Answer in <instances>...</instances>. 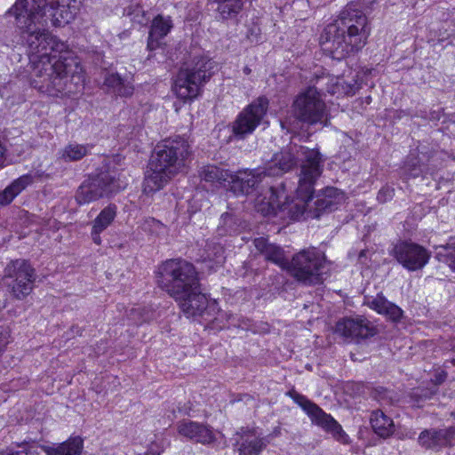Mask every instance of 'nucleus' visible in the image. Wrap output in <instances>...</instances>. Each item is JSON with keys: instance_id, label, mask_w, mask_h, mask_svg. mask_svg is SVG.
Masks as SVG:
<instances>
[{"instance_id": "58836bf2", "label": "nucleus", "mask_w": 455, "mask_h": 455, "mask_svg": "<svg viewBox=\"0 0 455 455\" xmlns=\"http://www.w3.org/2000/svg\"><path fill=\"white\" fill-rule=\"evenodd\" d=\"M440 439L442 442V446H446L448 445V443H447V438H446V435H440Z\"/></svg>"}, {"instance_id": "4468645a", "label": "nucleus", "mask_w": 455, "mask_h": 455, "mask_svg": "<svg viewBox=\"0 0 455 455\" xmlns=\"http://www.w3.org/2000/svg\"><path fill=\"white\" fill-rule=\"evenodd\" d=\"M391 253L398 263L409 271L423 268L431 257L430 251L425 247L408 241H400L395 243Z\"/></svg>"}, {"instance_id": "c85d7f7f", "label": "nucleus", "mask_w": 455, "mask_h": 455, "mask_svg": "<svg viewBox=\"0 0 455 455\" xmlns=\"http://www.w3.org/2000/svg\"><path fill=\"white\" fill-rule=\"evenodd\" d=\"M345 201V195L340 190L334 188H328L325 190L323 204L331 211L334 209L333 204H338Z\"/></svg>"}, {"instance_id": "f8f14e48", "label": "nucleus", "mask_w": 455, "mask_h": 455, "mask_svg": "<svg viewBox=\"0 0 455 455\" xmlns=\"http://www.w3.org/2000/svg\"><path fill=\"white\" fill-rule=\"evenodd\" d=\"M200 177L205 181L222 184L237 196L250 195L251 193L248 170L231 173L215 165H207L201 170Z\"/></svg>"}, {"instance_id": "5701e85b", "label": "nucleus", "mask_w": 455, "mask_h": 455, "mask_svg": "<svg viewBox=\"0 0 455 455\" xmlns=\"http://www.w3.org/2000/svg\"><path fill=\"white\" fill-rule=\"evenodd\" d=\"M237 443L239 455H259L267 445L263 438L258 437L252 432H247Z\"/></svg>"}, {"instance_id": "423d86ee", "label": "nucleus", "mask_w": 455, "mask_h": 455, "mask_svg": "<svg viewBox=\"0 0 455 455\" xmlns=\"http://www.w3.org/2000/svg\"><path fill=\"white\" fill-rule=\"evenodd\" d=\"M254 245L267 260L286 269L298 281L306 284L322 282V275L326 269V260L324 256L315 249L303 250L288 261L283 251L279 246L268 243L264 237L256 238Z\"/></svg>"}, {"instance_id": "bb28decb", "label": "nucleus", "mask_w": 455, "mask_h": 455, "mask_svg": "<svg viewBox=\"0 0 455 455\" xmlns=\"http://www.w3.org/2000/svg\"><path fill=\"white\" fill-rule=\"evenodd\" d=\"M218 12L222 19L235 17L243 6L244 0H217Z\"/></svg>"}, {"instance_id": "f257e3e1", "label": "nucleus", "mask_w": 455, "mask_h": 455, "mask_svg": "<svg viewBox=\"0 0 455 455\" xmlns=\"http://www.w3.org/2000/svg\"><path fill=\"white\" fill-rule=\"evenodd\" d=\"M62 0H17L6 15L15 25L29 49L32 85L41 92L58 97L70 93L68 78L77 87L84 83L83 68L68 44L52 36L46 27L69 23L74 14Z\"/></svg>"}, {"instance_id": "393cba45", "label": "nucleus", "mask_w": 455, "mask_h": 455, "mask_svg": "<svg viewBox=\"0 0 455 455\" xmlns=\"http://www.w3.org/2000/svg\"><path fill=\"white\" fill-rule=\"evenodd\" d=\"M89 145L68 143L58 152V158L65 162L78 161L90 152Z\"/></svg>"}, {"instance_id": "cd10ccee", "label": "nucleus", "mask_w": 455, "mask_h": 455, "mask_svg": "<svg viewBox=\"0 0 455 455\" xmlns=\"http://www.w3.org/2000/svg\"><path fill=\"white\" fill-rule=\"evenodd\" d=\"M441 248L443 251L437 253V257L455 271V238L451 239L446 245L441 246Z\"/></svg>"}, {"instance_id": "9b49d317", "label": "nucleus", "mask_w": 455, "mask_h": 455, "mask_svg": "<svg viewBox=\"0 0 455 455\" xmlns=\"http://www.w3.org/2000/svg\"><path fill=\"white\" fill-rule=\"evenodd\" d=\"M34 281V268L24 259L12 261L4 269V284L19 299H24L32 291Z\"/></svg>"}, {"instance_id": "f03ea898", "label": "nucleus", "mask_w": 455, "mask_h": 455, "mask_svg": "<svg viewBox=\"0 0 455 455\" xmlns=\"http://www.w3.org/2000/svg\"><path fill=\"white\" fill-rule=\"evenodd\" d=\"M323 159L316 149L290 145L273 155L263 167L249 171L255 209L264 216L299 220L314 195Z\"/></svg>"}, {"instance_id": "4be33fe9", "label": "nucleus", "mask_w": 455, "mask_h": 455, "mask_svg": "<svg viewBox=\"0 0 455 455\" xmlns=\"http://www.w3.org/2000/svg\"><path fill=\"white\" fill-rule=\"evenodd\" d=\"M84 440L80 436L70 437L67 441L44 448L46 455H81Z\"/></svg>"}, {"instance_id": "4c0bfd02", "label": "nucleus", "mask_w": 455, "mask_h": 455, "mask_svg": "<svg viewBox=\"0 0 455 455\" xmlns=\"http://www.w3.org/2000/svg\"><path fill=\"white\" fill-rule=\"evenodd\" d=\"M405 172H406V173H405L406 178L405 179H410L411 177H412V178L418 177L419 172H420V170L417 169V168H413L411 171H407L406 170Z\"/></svg>"}, {"instance_id": "a878e982", "label": "nucleus", "mask_w": 455, "mask_h": 455, "mask_svg": "<svg viewBox=\"0 0 455 455\" xmlns=\"http://www.w3.org/2000/svg\"><path fill=\"white\" fill-rule=\"evenodd\" d=\"M104 84L119 96L129 97L133 93V86L132 84L122 79L118 74H108L105 77Z\"/></svg>"}, {"instance_id": "c9c22d12", "label": "nucleus", "mask_w": 455, "mask_h": 455, "mask_svg": "<svg viewBox=\"0 0 455 455\" xmlns=\"http://www.w3.org/2000/svg\"><path fill=\"white\" fill-rule=\"evenodd\" d=\"M443 432L446 435L448 445H452L455 443V427H450L447 429H443Z\"/></svg>"}, {"instance_id": "1a4fd4ad", "label": "nucleus", "mask_w": 455, "mask_h": 455, "mask_svg": "<svg viewBox=\"0 0 455 455\" xmlns=\"http://www.w3.org/2000/svg\"><path fill=\"white\" fill-rule=\"evenodd\" d=\"M126 185L125 181L116 179L110 172L100 173L96 177H90L80 185L76 194V201L80 205L87 204L124 189Z\"/></svg>"}, {"instance_id": "ea45409f", "label": "nucleus", "mask_w": 455, "mask_h": 455, "mask_svg": "<svg viewBox=\"0 0 455 455\" xmlns=\"http://www.w3.org/2000/svg\"><path fill=\"white\" fill-rule=\"evenodd\" d=\"M445 377H446L445 374H440L436 379L437 383H442L444 380Z\"/></svg>"}, {"instance_id": "2f4dec72", "label": "nucleus", "mask_w": 455, "mask_h": 455, "mask_svg": "<svg viewBox=\"0 0 455 455\" xmlns=\"http://www.w3.org/2000/svg\"><path fill=\"white\" fill-rule=\"evenodd\" d=\"M433 435H434V430H425V431L421 432L419 436V443L426 448L433 449L434 444H431V442L434 441Z\"/></svg>"}, {"instance_id": "f3484780", "label": "nucleus", "mask_w": 455, "mask_h": 455, "mask_svg": "<svg viewBox=\"0 0 455 455\" xmlns=\"http://www.w3.org/2000/svg\"><path fill=\"white\" fill-rule=\"evenodd\" d=\"M357 73L353 70H348L347 74L342 76H326L318 81V84L326 85V91L331 95L343 97L347 95H353L360 89V83L357 79Z\"/></svg>"}, {"instance_id": "f704fd0d", "label": "nucleus", "mask_w": 455, "mask_h": 455, "mask_svg": "<svg viewBox=\"0 0 455 455\" xmlns=\"http://www.w3.org/2000/svg\"><path fill=\"white\" fill-rule=\"evenodd\" d=\"M445 435V433L443 432V429H440V430H434V435H433V442H431V444H434L433 446V449H437V448H440V447H443L442 446V442L441 439H440V435Z\"/></svg>"}, {"instance_id": "6ab92c4d", "label": "nucleus", "mask_w": 455, "mask_h": 455, "mask_svg": "<svg viewBox=\"0 0 455 455\" xmlns=\"http://www.w3.org/2000/svg\"><path fill=\"white\" fill-rule=\"evenodd\" d=\"M117 208L114 204L105 207L92 221L91 236L96 244L101 243L100 234L107 229L115 220Z\"/></svg>"}, {"instance_id": "39448f33", "label": "nucleus", "mask_w": 455, "mask_h": 455, "mask_svg": "<svg viewBox=\"0 0 455 455\" xmlns=\"http://www.w3.org/2000/svg\"><path fill=\"white\" fill-rule=\"evenodd\" d=\"M191 155L188 141L180 136L164 140L158 144L148 164L144 180V192L162 189L178 173L186 170Z\"/></svg>"}, {"instance_id": "c756f323", "label": "nucleus", "mask_w": 455, "mask_h": 455, "mask_svg": "<svg viewBox=\"0 0 455 455\" xmlns=\"http://www.w3.org/2000/svg\"><path fill=\"white\" fill-rule=\"evenodd\" d=\"M223 248L220 245H215L212 252H207V255L203 257L204 262H209L208 267L214 269L218 266L224 263Z\"/></svg>"}, {"instance_id": "473e14b6", "label": "nucleus", "mask_w": 455, "mask_h": 455, "mask_svg": "<svg viewBox=\"0 0 455 455\" xmlns=\"http://www.w3.org/2000/svg\"><path fill=\"white\" fill-rule=\"evenodd\" d=\"M395 195L394 188L390 187H383L378 193L377 199L380 203H386L393 198Z\"/></svg>"}, {"instance_id": "9d476101", "label": "nucleus", "mask_w": 455, "mask_h": 455, "mask_svg": "<svg viewBox=\"0 0 455 455\" xmlns=\"http://www.w3.org/2000/svg\"><path fill=\"white\" fill-rule=\"evenodd\" d=\"M291 398L306 412L311 421L330 433L337 441L347 443L348 435L345 433L340 424L338 423L330 414L323 411L317 404L311 402L305 395L294 391L290 392Z\"/></svg>"}, {"instance_id": "20e7f679", "label": "nucleus", "mask_w": 455, "mask_h": 455, "mask_svg": "<svg viewBox=\"0 0 455 455\" xmlns=\"http://www.w3.org/2000/svg\"><path fill=\"white\" fill-rule=\"evenodd\" d=\"M369 36L366 16L358 4L351 3L334 22L325 27L320 43L335 58L343 59L363 49Z\"/></svg>"}, {"instance_id": "72a5a7b5", "label": "nucleus", "mask_w": 455, "mask_h": 455, "mask_svg": "<svg viewBox=\"0 0 455 455\" xmlns=\"http://www.w3.org/2000/svg\"><path fill=\"white\" fill-rule=\"evenodd\" d=\"M9 331L0 326V353L3 351L6 344L8 343Z\"/></svg>"}, {"instance_id": "0eeeda50", "label": "nucleus", "mask_w": 455, "mask_h": 455, "mask_svg": "<svg viewBox=\"0 0 455 455\" xmlns=\"http://www.w3.org/2000/svg\"><path fill=\"white\" fill-rule=\"evenodd\" d=\"M212 65L210 60L202 58L194 67L180 68L172 84L175 95L185 102L196 99L212 76Z\"/></svg>"}, {"instance_id": "ddd939ff", "label": "nucleus", "mask_w": 455, "mask_h": 455, "mask_svg": "<svg viewBox=\"0 0 455 455\" xmlns=\"http://www.w3.org/2000/svg\"><path fill=\"white\" fill-rule=\"evenodd\" d=\"M268 108V100L259 97L246 106L236 116L232 124L233 135L240 140L253 133L261 124Z\"/></svg>"}, {"instance_id": "b1692460", "label": "nucleus", "mask_w": 455, "mask_h": 455, "mask_svg": "<svg viewBox=\"0 0 455 455\" xmlns=\"http://www.w3.org/2000/svg\"><path fill=\"white\" fill-rule=\"evenodd\" d=\"M371 424L373 431L380 437H388L395 432L393 419L381 411H375L371 413Z\"/></svg>"}, {"instance_id": "412c9836", "label": "nucleus", "mask_w": 455, "mask_h": 455, "mask_svg": "<svg viewBox=\"0 0 455 455\" xmlns=\"http://www.w3.org/2000/svg\"><path fill=\"white\" fill-rule=\"evenodd\" d=\"M367 305L378 314L384 315L393 322L399 321L403 316L402 309L396 305L389 302L384 296L377 295L368 299Z\"/></svg>"}, {"instance_id": "a211bd4d", "label": "nucleus", "mask_w": 455, "mask_h": 455, "mask_svg": "<svg viewBox=\"0 0 455 455\" xmlns=\"http://www.w3.org/2000/svg\"><path fill=\"white\" fill-rule=\"evenodd\" d=\"M178 432L180 435L197 443H210L214 440V434L208 427L195 421L179 422Z\"/></svg>"}, {"instance_id": "e433bc0d", "label": "nucleus", "mask_w": 455, "mask_h": 455, "mask_svg": "<svg viewBox=\"0 0 455 455\" xmlns=\"http://www.w3.org/2000/svg\"><path fill=\"white\" fill-rule=\"evenodd\" d=\"M131 315H132V319L136 322V323H139V322H144L146 321L148 318L140 315V308H132L131 309Z\"/></svg>"}, {"instance_id": "dca6fc26", "label": "nucleus", "mask_w": 455, "mask_h": 455, "mask_svg": "<svg viewBox=\"0 0 455 455\" xmlns=\"http://www.w3.org/2000/svg\"><path fill=\"white\" fill-rule=\"evenodd\" d=\"M48 177V168H44L41 164H36L35 163L29 173L19 177L0 192V205L4 206L10 204L18 195L34 181V180H42Z\"/></svg>"}, {"instance_id": "7c9ffc66", "label": "nucleus", "mask_w": 455, "mask_h": 455, "mask_svg": "<svg viewBox=\"0 0 455 455\" xmlns=\"http://www.w3.org/2000/svg\"><path fill=\"white\" fill-rule=\"evenodd\" d=\"M143 231L150 233L155 235H164L166 231L165 226L159 220L154 218H147L141 223Z\"/></svg>"}, {"instance_id": "2eb2a0df", "label": "nucleus", "mask_w": 455, "mask_h": 455, "mask_svg": "<svg viewBox=\"0 0 455 455\" xmlns=\"http://www.w3.org/2000/svg\"><path fill=\"white\" fill-rule=\"evenodd\" d=\"M335 333L346 340L365 339L375 334L373 325L363 316L345 317L337 322Z\"/></svg>"}, {"instance_id": "7ed1b4c3", "label": "nucleus", "mask_w": 455, "mask_h": 455, "mask_svg": "<svg viewBox=\"0 0 455 455\" xmlns=\"http://www.w3.org/2000/svg\"><path fill=\"white\" fill-rule=\"evenodd\" d=\"M158 283L178 303L187 317L212 315L218 310L200 291L197 273L192 264L182 259H169L158 270Z\"/></svg>"}, {"instance_id": "aec40b11", "label": "nucleus", "mask_w": 455, "mask_h": 455, "mask_svg": "<svg viewBox=\"0 0 455 455\" xmlns=\"http://www.w3.org/2000/svg\"><path fill=\"white\" fill-rule=\"evenodd\" d=\"M172 28V21L170 17L162 15L156 16L151 25L149 31L148 48L150 51L160 46V40L166 36Z\"/></svg>"}, {"instance_id": "6e6552de", "label": "nucleus", "mask_w": 455, "mask_h": 455, "mask_svg": "<svg viewBox=\"0 0 455 455\" xmlns=\"http://www.w3.org/2000/svg\"><path fill=\"white\" fill-rule=\"evenodd\" d=\"M295 117L309 125H327L330 115L320 90L308 86L295 97L292 104Z\"/></svg>"}]
</instances>
